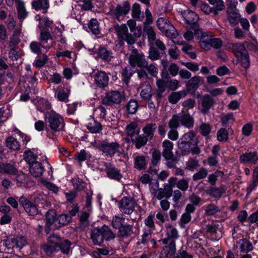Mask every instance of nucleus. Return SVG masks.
I'll list each match as a JSON object with an SVG mask.
<instances>
[{"label":"nucleus","instance_id":"nucleus-1","mask_svg":"<svg viewBox=\"0 0 258 258\" xmlns=\"http://www.w3.org/2000/svg\"><path fill=\"white\" fill-rule=\"evenodd\" d=\"M45 220V231L48 233L68 224L72 221V217L68 214H60L56 217V212L50 210L46 213Z\"/></svg>","mask_w":258,"mask_h":258},{"label":"nucleus","instance_id":"nucleus-2","mask_svg":"<svg viewBox=\"0 0 258 258\" xmlns=\"http://www.w3.org/2000/svg\"><path fill=\"white\" fill-rule=\"evenodd\" d=\"M178 148L184 154L191 152L194 154H198L200 152L198 147V139L196 134L193 131L184 134L178 140Z\"/></svg>","mask_w":258,"mask_h":258},{"label":"nucleus","instance_id":"nucleus-3","mask_svg":"<svg viewBox=\"0 0 258 258\" xmlns=\"http://www.w3.org/2000/svg\"><path fill=\"white\" fill-rule=\"evenodd\" d=\"M91 236L93 242H103L104 240H113L115 237V234L108 226L104 225L101 228H93L91 231Z\"/></svg>","mask_w":258,"mask_h":258},{"label":"nucleus","instance_id":"nucleus-4","mask_svg":"<svg viewBox=\"0 0 258 258\" xmlns=\"http://www.w3.org/2000/svg\"><path fill=\"white\" fill-rule=\"evenodd\" d=\"M114 29L117 34L120 45H122L124 42L129 45H132L135 43L136 39L132 34L129 33L126 24H122L120 25L116 24L114 25Z\"/></svg>","mask_w":258,"mask_h":258},{"label":"nucleus","instance_id":"nucleus-5","mask_svg":"<svg viewBox=\"0 0 258 258\" xmlns=\"http://www.w3.org/2000/svg\"><path fill=\"white\" fill-rule=\"evenodd\" d=\"M157 26L161 32L167 37L176 38L178 32L170 21L165 18H159L157 21Z\"/></svg>","mask_w":258,"mask_h":258},{"label":"nucleus","instance_id":"nucleus-6","mask_svg":"<svg viewBox=\"0 0 258 258\" xmlns=\"http://www.w3.org/2000/svg\"><path fill=\"white\" fill-rule=\"evenodd\" d=\"M140 130L139 124L135 121L128 123L125 128L126 135L131 138L137 149L141 148Z\"/></svg>","mask_w":258,"mask_h":258},{"label":"nucleus","instance_id":"nucleus-7","mask_svg":"<svg viewBox=\"0 0 258 258\" xmlns=\"http://www.w3.org/2000/svg\"><path fill=\"white\" fill-rule=\"evenodd\" d=\"M98 149L105 157L111 158L119 152L120 145L116 142H108L104 140L98 145Z\"/></svg>","mask_w":258,"mask_h":258},{"label":"nucleus","instance_id":"nucleus-8","mask_svg":"<svg viewBox=\"0 0 258 258\" xmlns=\"http://www.w3.org/2000/svg\"><path fill=\"white\" fill-rule=\"evenodd\" d=\"M131 10V5L128 1H125L115 7L110 8L109 14L113 19L122 21Z\"/></svg>","mask_w":258,"mask_h":258},{"label":"nucleus","instance_id":"nucleus-9","mask_svg":"<svg viewBox=\"0 0 258 258\" xmlns=\"http://www.w3.org/2000/svg\"><path fill=\"white\" fill-rule=\"evenodd\" d=\"M48 126L52 132L53 135L57 132L64 130L65 123L63 117L55 112H51L48 117Z\"/></svg>","mask_w":258,"mask_h":258},{"label":"nucleus","instance_id":"nucleus-10","mask_svg":"<svg viewBox=\"0 0 258 258\" xmlns=\"http://www.w3.org/2000/svg\"><path fill=\"white\" fill-rule=\"evenodd\" d=\"M145 20L143 22L144 33L148 36L149 43H153L156 38V33L152 26L150 25L153 23V16L148 8L145 11Z\"/></svg>","mask_w":258,"mask_h":258},{"label":"nucleus","instance_id":"nucleus-11","mask_svg":"<svg viewBox=\"0 0 258 258\" xmlns=\"http://www.w3.org/2000/svg\"><path fill=\"white\" fill-rule=\"evenodd\" d=\"M157 125L155 123L146 124L143 128V134L140 135L141 148L146 145L149 140H152L154 136Z\"/></svg>","mask_w":258,"mask_h":258},{"label":"nucleus","instance_id":"nucleus-12","mask_svg":"<svg viewBox=\"0 0 258 258\" xmlns=\"http://www.w3.org/2000/svg\"><path fill=\"white\" fill-rule=\"evenodd\" d=\"M136 206V201L133 198L127 197H123L118 204L119 211L121 213L127 215L133 213Z\"/></svg>","mask_w":258,"mask_h":258},{"label":"nucleus","instance_id":"nucleus-13","mask_svg":"<svg viewBox=\"0 0 258 258\" xmlns=\"http://www.w3.org/2000/svg\"><path fill=\"white\" fill-rule=\"evenodd\" d=\"M124 99L123 94L118 91H110L106 93L102 100V103L106 105L111 106L120 103Z\"/></svg>","mask_w":258,"mask_h":258},{"label":"nucleus","instance_id":"nucleus-14","mask_svg":"<svg viewBox=\"0 0 258 258\" xmlns=\"http://www.w3.org/2000/svg\"><path fill=\"white\" fill-rule=\"evenodd\" d=\"M194 34L196 38L199 40L200 46L205 50L210 49V41L211 35L207 32L204 31L202 29H196L194 31Z\"/></svg>","mask_w":258,"mask_h":258},{"label":"nucleus","instance_id":"nucleus-15","mask_svg":"<svg viewBox=\"0 0 258 258\" xmlns=\"http://www.w3.org/2000/svg\"><path fill=\"white\" fill-rule=\"evenodd\" d=\"M129 62L132 67H138L143 68L147 64V61L145 58V56L143 54H140L138 52L136 49L133 50L132 54L130 55L129 58Z\"/></svg>","mask_w":258,"mask_h":258},{"label":"nucleus","instance_id":"nucleus-16","mask_svg":"<svg viewBox=\"0 0 258 258\" xmlns=\"http://www.w3.org/2000/svg\"><path fill=\"white\" fill-rule=\"evenodd\" d=\"M38 27L41 29L39 40L46 47V51H48L53 46L52 37L48 30H43L41 29L42 25L40 22Z\"/></svg>","mask_w":258,"mask_h":258},{"label":"nucleus","instance_id":"nucleus-17","mask_svg":"<svg viewBox=\"0 0 258 258\" xmlns=\"http://www.w3.org/2000/svg\"><path fill=\"white\" fill-rule=\"evenodd\" d=\"M19 201L29 215L33 216L38 213L36 206L30 202L26 197H21Z\"/></svg>","mask_w":258,"mask_h":258},{"label":"nucleus","instance_id":"nucleus-18","mask_svg":"<svg viewBox=\"0 0 258 258\" xmlns=\"http://www.w3.org/2000/svg\"><path fill=\"white\" fill-rule=\"evenodd\" d=\"M239 161L243 164H256L258 163V153L256 151H249L239 156Z\"/></svg>","mask_w":258,"mask_h":258},{"label":"nucleus","instance_id":"nucleus-19","mask_svg":"<svg viewBox=\"0 0 258 258\" xmlns=\"http://www.w3.org/2000/svg\"><path fill=\"white\" fill-rule=\"evenodd\" d=\"M103 164L105 167V171L108 178L117 181H119L122 178L120 170L105 162H103Z\"/></svg>","mask_w":258,"mask_h":258},{"label":"nucleus","instance_id":"nucleus-20","mask_svg":"<svg viewBox=\"0 0 258 258\" xmlns=\"http://www.w3.org/2000/svg\"><path fill=\"white\" fill-rule=\"evenodd\" d=\"M94 78L95 84L99 88H105L108 84V76L104 71H97L94 74Z\"/></svg>","mask_w":258,"mask_h":258},{"label":"nucleus","instance_id":"nucleus-21","mask_svg":"<svg viewBox=\"0 0 258 258\" xmlns=\"http://www.w3.org/2000/svg\"><path fill=\"white\" fill-rule=\"evenodd\" d=\"M144 68L143 71H140L138 72V77L141 79L144 76H147V73L153 77H156L158 75V68L154 63H151L148 65L147 63L146 66H143Z\"/></svg>","mask_w":258,"mask_h":258},{"label":"nucleus","instance_id":"nucleus-22","mask_svg":"<svg viewBox=\"0 0 258 258\" xmlns=\"http://www.w3.org/2000/svg\"><path fill=\"white\" fill-rule=\"evenodd\" d=\"M140 95L143 99L149 100L152 97V88L150 84L147 82H144L140 87Z\"/></svg>","mask_w":258,"mask_h":258},{"label":"nucleus","instance_id":"nucleus-23","mask_svg":"<svg viewBox=\"0 0 258 258\" xmlns=\"http://www.w3.org/2000/svg\"><path fill=\"white\" fill-rule=\"evenodd\" d=\"M229 47L238 59L240 58V56L247 52L245 46L242 43H231L229 44Z\"/></svg>","mask_w":258,"mask_h":258},{"label":"nucleus","instance_id":"nucleus-24","mask_svg":"<svg viewBox=\"0 0 258 258\" xmlns=\"http://www.w3.org/2000/svg\"><path fill=\"white\" fill-rule=\"evenodd\" d=\"M134 167L139 170H142L147 167L146 158L143 155L134 154Z\"/></svg>","mask_w":258,"mask_h":258},{"label":"nucleus","instance_id":"nucleus-25","mask_svg":"<svg viewBox=\"0 0 258 258\" xmlns=\"http://www.w3.org/2000/svg\"><path fill=\"white\" fill-rule=\"evenodd\" d=\"M70 94V90L59 86L54 92V96L59 101L67 102Z\"/></svg>","mask_w":258,"mask_h":258},{"label":"nucleus","instance_id":"nucleus-26","mask_svg":"<svg viewBox=\"0 0 258 258\" xmlns=\"http://www.w3.org/2000/svg\"><path fill=\"white\" fill-rule=\"evenodd\" d=\"M97 54L98 56L105 62H109L113 57L112 51L103 47L98 48Z\"/></svg>","mask_w":258,"mask_h":258},{"label":"nucleus","instance_id":"nucleus-27","mask_svg":"<svg viewBox=\"0 0 258 258\" xmlns=\"http://www.w3.org/2000/svg\"><path fill=\"white\" fill-rule=\"evenodd\" d=\"M180 123L184 126L191 128L194 126V118L189 113H179Z\"/></svg>","mask_w":258,"mask_h":258},{"label":"nucleus","instance_id":"nucleus-28","mask_svg":"<svg viewBox=\"0 0 258 258\" xmlns=\"http://www.w3.org/2000/svg\"><path fill=\"white\" fill-rule=\"evenodd\" d=\"M213 104V99L209 95H204L201 99V111L203 113H207Z\"/></svg>","mask_w":258,"mask_h":258},{"label":"nucleus","instance_id":"nucleus-29","mask_svg":"<svg viewBox=\"0 0 258 258\" xmlns=\"http://www.w3.org/2000/svg\"><path fill=\"white\" fill-rule=\"evenodd\" d=\"M182 15L186 23L190 25H195L199 19L195 12L188 10L183 12Z\"/></svg>","mask_w":258,"mask_h":258},{"label":"nucleus","instance_id":"nucleus-30","mask_svg":"<svg viewBox=\"0 0 258 258\" xmlns=\"http://www.w3.org/2000/svg\"><path fill=\"white\" fill-rule=\"evenodd\" d=\"M132 16L133 18L135 19L137 21L140 22L143 21L145 16L144 14L141 12V8L139 4L135 3L133 5L132 9Z\"/></svg>","mask_w":258,"mask_h":258},{"label":"nucleus","instance_id":"nucleus-31","mask_svg":"<svg viewBox=\"0 0 258 258\" xmlns=\"http://www.w3.org/2000/svg\"><path fill=\"white\" fill-rule=\"evenodd\" d=\"M32 7L36 10H43L45 13L49 7V0H36L32 3Z\"/></svg>","mask_w":258,"mask_h":258},{"label":"nucleus","instance_id":"nucleus-32","mask_svg":"<svg viewBox=\"0 0 258 258\" xmlns=\"http://www.w3.org/2000/svg\"><path fill=\"white\" fill-rule=\"evenodd\" d=\"M44 168L41 163L38 162L33 163L29 167V171L34 177H39L42 175Z\"/></svg>","mask_w":258,"mask_h":258},{"label":"nucleus","instance_id":"nucleus-33","mask_svg":"<svg viewBox=\"0 0 258 258\" xmlns=\"http://www.w3.org/2000/svg\"><path fill=\"white\" fill-rule=\"evenodd\" d=\"M86 126L88 130L93 134L99 133L102 130L100 123L93 119L90 120Z\"/></svg>","mask_w":258,"mask_h":258},{"label":"nucleus","instance_id":"nucleus-34","mask_svg":"<svg viewBox=\"0 0 258 258\" xmlns=\"http://www.w3.org/2000/svg\"><path fill=\"white\" fill-rule=\"evenodd\" d=\"M0 172L8 174H16L18 170L13 165L1 163H0Z\"/></svg>","mask_w":258,"mask_h":258},{"label":"nucleus","instance_id":"nucleus-35","mask_svg":"<svg viewBox=\"0 0 258 258\" xmlns=\"http://www.w3.org/2000/svg\"><path fill=\"white\" fill-rule=\"evenodd\" d=\"M176 250L175 243H169L168 245L163 248L161 254L166 258H171L175 253Z\"/></svg>","mask_w":258,"mask_h":258},{"label":"nucleus","instance_id":"nucleus-36","mask_svg":"<svg viewBox=\"0 0 258 258\" xmlns=\"http://www.w3.org/2000/svg\"><path fill=\"white\" fill-rule=\"evenodd\" d=\"M226 12L229 23L233 25H237L241 17L238 11H230V10H228Z\"/></svg>","mask_w":258,"mask_h":258},{"label":"nucleus","instance_id":"nucleus-37","mask_svg":"<svg viewBox=\"0 0 258 258\" xmlns=\"http://www.w3.org/2000/svg\"><path fill=\"white\" fill-rule=\"evenodd\" d=\"M43 45L40 41H33L30 44V48L33 53L39 55L42 53V49L46 50V47Z\"/></svg>","mask_w":258,"mask_h":258},{"label":"nucleus","instance_id":"nucleus-38","mask_svg":"<svg viewBox=\"0 0 258 258\" xmlns=\"http://www.w3.org/2000/svg\"><path fill=\"white\" fill-rule=\"evenodd\" d=\"M163 151L162 155L164 157H168L169 155H172L173 154L172 149L173 147V144L172 142L169 140H165L162 143Z\"/></svg>","mask_w":258,"mask_h":258},{"label":"nucleus","instance_id":"nucleus-39","mask_svg":"<svg viewBox=\"0 0 258 258\" xmlns=\"http://www.w3.org/2000/svg\"><path fill=\"white\" fill-rule=\"evenodd\" d=\"M42 249L48 255H50L58 250L57 243H44L42 245Z\"/></svg>","mask_w":258,"mask_h":258},{"label":"nucleus","instance_id":"nucleus-40","mask_svg":"<svg viewBox=\"0 0 258 258\" xmlns=\"http://www.w3.org/2000/svg\"><path fill=\"white\" fill-rule=\"evenodd\" d=\"M200 77L194 76L190 78L186 84L187 89L188 91H195L199 87Z\"/></svg>","mask_w":258,"mask_h":258},{"label":"nucleus","instance_id":"nucleus-41","mask_svg":"<svg viewBox=\"0 0 258 258\" xmlns=\"http://www.w3.org/2000/svg\"><path fill=\"white\" fill-rule=\"evenodd\" d=\"M17 10L19 19L24 20L27 17L28 13L26 10L24 3L20 0L17 1Z\"/></svg>","mask_w":258,"mask_h":258},{"label":"nucleus","instance_id":"nucleus-42","mask_svg":"<svg viewBox=\"0 0 258 258\" xmlns=\"http://www.w3.org/2000/svg\"><path fill=\"white\" fill-rule=\"evenodd\" d=\"M7 147L12 151H17L20 149V144L16 139L13 137H8L6 140Z\"/></svg>","mask_w":258,"mask_h":258},{"label":"nucleus","instance_id":"nucleus-43","mask_svg":"<svg viewBox=\"0 0 258 258\" xmlns=\"http://www.w3.org/2000/svg\"><path fill=\"white\" fill-rule=\"evenodd\" d=\"M89 216V211L85 210L83 211L79 215L80 222V226L82 229H84L88 226L89 224V221L88 220Z\"/></svg>","mask_w":258,"mask_h":258},{"label":"nucleus","instance_id":"nucleus-44","mask_svg":"<svg viewBox=\"0 0 258 258\" xmlns=\"http://www.w3.org/2000/svg\"><path fill=\"white\" fill-rule=\"evenodd\" d=\"M155 214L150 213L144 220L145 228L150 230H155V224L154 222Z\"/></svg>","mask_w":258,"mask_h":258},{"label":"nucleus","instance_id":"nucleus-45","mask_svg":"<svg viewBox=\"0 0 258 258\" xmlns=\"http://www.w3.org/2000/svg\"><path fill=\"white\" fill-rule=\"evenodd\" d=\"M186 95L184 91H178L171 93L168 97V101L172 104H176L182 97Z\"/></svg>","mask_w":258,"mask_h":258},{"label":"nucleus","instance_id":"nucleus-46","mask_svg":"<svg viewBox=\"0 0 258 258\" xmlns=\"http://www.w3.org/2000/svg\"><path fill=\"white\" fill-rule=\"evenodd\" d=\"M88 28L90 31L94 35H98L100 33L99 23L96 19H92L90 21L88 24Z\"/></svg>","mask_w":258,"mask_h":258},{"label":"nucleus","instance_id":"nucleus-47","mask_svg":"<svg viewBox=\"0 0 258 258\" xmlns=\"http://www.w3.org/2000/svg\"><path fill=\"white\" fill-rule=\"evenodd\" d=\"M209 194L215 198H219L225 192L224 185H221L219 187H212L209 190Z\"/></svg>","mask_w":258,"mask_h":258},{"label":"nucleus","instance_id":"nucleus-48","mask_svg":"<svg viewBox=\"0 0 258 258\" xmlns=\"http://www.w3.org/2000/svg\"><path fill=\"white\" fill-rule=\"evenodd\" d=\"M221 120L223 125H229L230 124L233 123L235 121L233 114L229 113L222 114L221 115Z\"/></svg>","mask_w":258,"mask_h":258},{"label":"nucleus","instance_id":"nucleus-49","mask_svg":"<svg viewBox=\"0 0 258 258\" xmlns=\"http://www.w3.org/2000/svg\"><path fill=\"white\" fill-rule=\"evenodd\" d=\"M164 53L159 52L155 47H151L149 51L148 57L152 60H155L161 58Z\"/></svg>","mask_w":258,"mask_h":258},{"label":"nucleus","instance_id":"nucleus-50","mask_svg":"<svg viewBox=\"0 0 258 258\" xmlns=\"http://www.w3.org/2000/svg\"><path fill=\"white\" fill-rule=\"evenodd\" d=\"M164 191H165V190L162 188H159L157 189L153 188L151 190L153 198H156L158 200H162L164 198L167 199V195Z\"/></svg>","mask_w":258,"mask_h":258},{"label":"nucleus","instance_id":"nucleus-51","mask_svg":"<svg viewBox=\"0 0 258 258\" xmlns=\"http://www.w3.org/2000/svg\"><path fill=\"white\" fill-rule=\"evenodd\" d=\"M37 156L31 151H26L24 154V159L29 164V166L33 163L36 162Z\"/></svg>","mask_w":258,"mask_h":258},{"label":"nucleus","instance_id":"nucleus-52","mask_svg":"<svg viewBox=\"0 0 258 258\" xmlns=\"http://www.w3.org/2000/svg\"><path fill=\"white\" fill-rule=\"evenodd\" d=\"M5 245L8 250V252L12 253L15 252L16 249H20L25 244L24 243H5Z\"/></svg>","mask_w":258,"mask_h":258},{"label":"nucleus","instance_id":"nucleus-53","mask_svg":"<svg viewBox=\"0 0 258 258\" xmlns=\"http://www.w3.org/2000/svg\"><path fill=\"white\" fill-rule=\"evenodd\" d=\"M205 214L207 216H212L220 211L219 207L214 204H209L206 207Z\"/></svg>","mask_w":258,"mask_h":258},{"label":"nucleus","instance_id":"nucleus-54","mask_svg":"<svg viewBox=\"0 0 258 258\" xmlns=\"http://www.w3.org/2000/svg\"><path fill=\"white\" fill-rule=\"evenodd\" d=\"M180 123V118L178 113L172 116V118L169 121L168 125L171 129H176L179 126Z\"/></svg>","mask_w":258,"mask_h":258},{"label":"nucleus","instance_id":"nucleus-55","mask_svg":"<svg viewBox=\"0 0 258 258\" xmlns=\"http://www.w3.org/2000/svg\"><path fill=\"white\" fill-rule=\"evenodd\" d=\"M78 6L82 10L88 11L93 7L91 0H79Z\"/></svg>","mask_w":258,"mask_h":258},{"label":"nucleus","instance_id":"nucleus-56","mask_svg":"<svg viewBox=\"0 0 258 258\" xmlns=\"http://www.w3.org/2000/svg\"><path fill=\"white\" fill-rule=\"evenodd\" d=\"M138 108V104L135 100H131L126 105V109L130 114H134L136 112Z\"/></svg>","mask_w":258,"mask_h":258},{"label":"nucleus","instance_id":"nucleus-57","mask_svg":"<svg viewBox=\"0 0 258 258\" xmlns=\"http://www.w3.org/2000/svg\"><path fill=\"white\" fill-rule=\"evenodd\" d=\"M207 175V170L205 168L202 167L198 172L193 175L192 179L194 181H198L205 178Z\"/></svg>","mask_w":258,"mask_h":258},{"label":"nucleus","instance_id":"nucleus-58","mask_svg":"<svg viewBox=\"0 0 258 258\" xmlns=\"http://www.w3.org/2000/svg\"><path fill=\"white\" fill-rule=\"evenodd\" d=\"M124 221V219L122 217L115 216L113 217L112 220V226L114 228L118 229L123 225Z\"/></svg>","mask_w":258,"mask_h":258},{"label":"nucleus","instance_id":"nucleus-59","mask_svg":"<svg viewBox=\"0 0 258 258\" xmlns=\"http://www.w3.org/2000/svg\"><path fill=\"white\" fill-rule=\"evenodd\" d=\"M191 216L187 213H184L181 215L179 224L181 228H184L185 227V225L189 222L191 221Z\"/></svg>","mask_w":258,"mask_h":258},{"label":"nucleus","instance_id":"nucleus-60","mask_svg":"<svg viewBox=\"0 0 258 258\" xmlns=\"http://www.w3.org/2000/svg\"><path fill=\"white\" fill-rule=\"evenodd\" d=\"M153 231V230H150L146 228H144L143 233L142 235V242H147L150 240L151 242H155L154 239H151L152 234Z\"/></svg>","mask_w":258,"mask_h":258},{"label":"nucleus","instance_id":"nucleus-61","mask_svg":"<svg viewBox=\"0 0 258 258\" xmlns=\"http://www.w3.org/2000/svg\"><path fill=\"white\" fill-rule=\"evenodd\" d=\"M37 106L39 110L43 112L50 108V104L46 100L41 99L38 101Z\"/></svg>","mask_w":258,"mask_h":258},{"label":"nucleus","instance_id":"nucleus-62","mask_svg":"<svg viewBox=\"0 0 258 258\" xmlns=\"http://www.w3.org/2000/svg\"><path fill=\"white\" fill-rule=\"evenodd\" d=\"M217 139L220 142H226L228 139V134L227 130L222 128L220 129L217 134Z\"/></svg>","mask_w":258,"mask_h":258},{"label":"nucleus","instance_id":"nucleus-63","mask_svg":"<svg viewBox=\"0 0 258 258\" xmlns=\"http://www.w3.org/2000/svg\"><path fill=\"white\" fill-rule=\"evenodd\" d=\"M189 178H182L177 182V187L182 191L186 190L189 186Z\"/></svg>","mask_w":258,"mask_h":258},{"label":"nucleus","instance_id":"nucleus-64","mask_svg":"<svg viewBox=\"0 0 258 258\" xmlns=\"http://www.w3.org/2000/svg\"><path fill=\"white\" fill-rule=\"evenodd\" d=\"M166 161V165L169 168H172L175 166L177 162V159L174 156V154L172 155H169L168 157H164Z\"/></svg>","mask_w":258,"mask_h":258}]
</instances>
